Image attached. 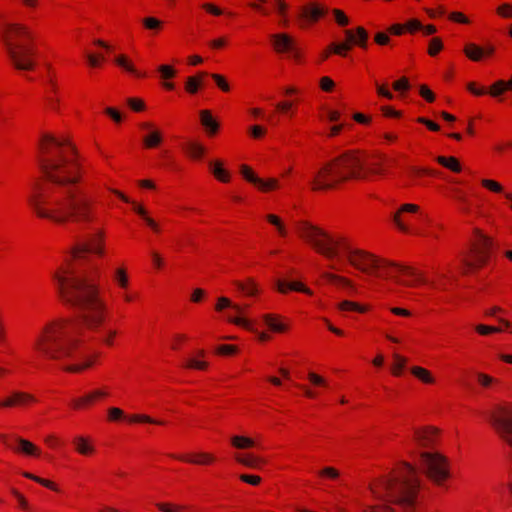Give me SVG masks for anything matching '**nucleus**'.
<instances>
[{
  "label": "nucleus",
  "instance_id": "f257e3e1",
  "mask_svg": "<svg viewBox=\"0 0 512 512\" xmlns=\"http://www.w3.org/2000/svg\"><path fill=\"white\" fill-rule=\"evenodd\" d=\"M60 299L81 307L83 327L91 333L100 334L101 343L112 348L121 332L112 326L106 327L110 319V308L101 295V287L95 275L86 273L74 276L70 263L63 265L55 274Z\"/></svg>",
  "mask_w": 512,
  "mask_h": 512
},
{
  "label": "nucleus",
  "instance_id": "f03ea898",
  "mask_svg": "<svg viewBox=\"0 0 512 512\" xmlns=\"http://www.w3.org/2000/svg\"><path fill=\"white\" fill-rule=\"evenodd\" d=\"M295 230L303 243L329 261L345 259L354 270L375 278L387 275L390 261L358 247L347 233L327 230L309 220L297 221Z\"/></svg>",
  "mask_w": 512,
  "mask_h": 512
},
{
  "label": "nucleus",
  "instance_id": "7ed1b4c3",
  "mask_svg": "<svg viewBox=\"0 0 512 512\" xmlns=\"http://www.w3.org/2000/svg\"><path fill=\"white\" fill-rule=\"evenodd\" d=\"M32 214L55 225L94 224L98 221L95 202L90 197L65 195L55 187L35 182L27 197Z\"/></svg>",
  "mask_w": 512,
  "mask_h": 512
},
{
  "label": "nucleus",
  "instance_id": "20e7f679",
  "mask_svg": "<svg viewBox=\"0 0 512 512\" xmlns=\"http://www.w3.org/2000/svg\"><path fill=\"white\" fill-rule=\"evenodd\" d=\"M43 155L41 172L44 178L60 187L76 186L84 178V167L76 146L69 137L45 132L39 139Z\"/></svg>",
  "mask_w": 512,
  "mask_h": 512
},
{
  "label": "nucleus",
  "instance_id": "39448f33",
  "mask_svg": "<svg viewBox=\"0 0 512 512\" xmlns=\"http://www.w3.org/2000/svg\"><path fill=\"white\" fill-rule=\"evenodd\" d=\"M369 490L374 498L395 505L401 512L421 511L422 480L416 467L409 462H399L374 478Z\"/></svg>",
  "mask_w": 512,
  "mask_h": 512
},
{
  "label": "nucleus",
  "instance_id": "423d86ee",
  "mask_svg": "<svg viewBox=\"0 0 512 512\" xmlns=\"http://www.w3.org/2000/svg\"><path fill=\"white\" fill-rule=\"evenodd\" d=\"M69 317H53L39 329L32 342V351L41 359L64 362L75 357L84 344L81 334L71 330Z\"/></svg>",
  "mask_w": 512,
  "mask_h": 512
},
{
  "label": "nucleus",
  "instance_id": "0eeeda50",
  "mask_svg": "<svg viewBox=\"0 0 512 512\" xmlns=\"http://www.w3.org/2000/svg\"><path fill=\"white\" fill-rule=\"evenodd\" d=\"M363 155L359 151H348L318 167L309 181L313 193H328L338 190L350 180H363Z\"/></svg>",
  "mask_w": 512,
  "mask_h": 512
},
{
  "label": "nucleus",
  "instance_id": "6e6552de",
  "mask_svg": "<svg viewBox=\"0 0 512 512\" xmlns=\"http://www.w3.org/2000/svg\"><path fill=\"white\" fill-rule=\"evenodd\" d=\"M418 466L423 475L435 486L447 487L452 479L450 458L437 450H423L419 453Z\"/></svg>",
  "mask_w": 512,
  "mask_h": 512
},
{
  "label": "nucleus",
  "instance_id": "1a4fd4ad",
  "mask_svg": "<svg viewBox=\"0 0 512 512\" xmlns=\"http://www.w3.org/2000/svg\"><path fill=\"white\" fill-rule=\"evenodd\" d=\"M12 66L19 71H33L36 67L35 45L19 34H8L3 39Z\"/></svg>",
  "mask_w": 512,
  "mask_h": 512
},
{
  "label": "nucleus",
  "instance_id": "9d476101",
  "mask_svg": "<svg viewBox=\"0 0 512 512\" xmlns=\"http://www.w3.org/2000/svg\"><path fill=\"white\" fill-rule=\"evenodd\" d=\"M386 273L384 279L393 280L406 287L430 286L434 289H442L435 281H430L424 272L412 267L402 266L390 261Z\"/></svg>",
  "mask_w": 512,
  "mask_h": 512
},
{
  "label": "nucleus",
  "instance_id": "9b49d317",
  "mask_svg": "<svg viewBox=\"0 0 512 512\" xmlns=\"http://www.w3.org/2000/svg\"><path fill=\"white\" fill-rule=\"evenodd\" d=\"M489 424L499 438L511 449L509 455L512 459V403L496 404L489 413Z\"/></svg>",
  "mask_w": 512,
  "mask_h": 512
},
{
  "label": "nucleus",
  "instance_id": "f8f14e48",
  "mask_svg": "<svg viewBox=\"0 0 512 512\" xmlns=\"http://www.w3.org/2000/svg\"><path fill=\"white\" fill-rule=\"evenodd\" d=\"M423 214V209L416 203H402L392 213L391 221L397 231L405 235H415V221Z\"/></svg>",
  "mask_w": 512,
  "mask_h": 512
},
{
  "label": "nucleus",
  "instance_id": "ddd939ff",
  "mask_svg": "<svg viewBox=\"0 0 512 512\" xmlns=\"http://www.w3.org/2000/svg\"><path fill=\"white\" fill-rule=\"evenodd\" d=\"M368 34H346L342 41H335L329 44L320 54V60L325 61L332 55L346 57L355 47L366 48Z\"/></svg>",
  "mask_w": 512,
  "mask_h": 512
},
{
  "label": "nucleus",
  "instance_id": "4468645a",
  "mask_svg": "<svg viewBox=\"0 0 512 512\" xmlns=\"http://www.w3.org/2000/svg\"><path fill=\"white\" fill-rule=\"evenodd\" d=\"M110 396L111 393L108 387L94 388L81 395L72 397L68 402V407L74 412L88 411L110 398Z\"/></svg>",
  "mask_w": 512,
  "mask_h": 512
},
{
  "label": "nucleus",
  "instance_id": "2eb2a0df",
  "mask_svg": "<svg viewBox=\"0 0 512 512\" xmlns=\"http://www.w3.org/2000/svg\"><path fill=\"white\" fill-rule=\"evenodd\" d=\"M332 264L328 270L323 271L320 274V280L326 284L334 287L341 291H356L357 285L353 279L344 275L343 262L342 261H331Z\"/></svg>",
  "mask_w": 512,
  "mask_h": 512
},
{
  "label": "nucleus",
  "instance_id": "dca6fc26",
  "mask_svg": "<svg viewBox=\"0 0 512 512\" xmlns=\"http://www.w3.org/2000/svg\"><path fill=\"white\" fill-rule=\"evenodd\" d=\"M269 42L275 53L282 57L298 60L301 56L300 45L291 34H272Z\"/></svg>",
  "mask_w": 512,
  "mask_h": 512
},
{
  "label": "nucleus",
  "instance_id": "f3484780",
  "mask_svg": "<svg viewBox=\"0 0 512 512\" xmlns=\"http://www.w3.org/2000/svg\"><path fill=\"white\" fill-rule=\"evenodd\" d=\"M327 12L328 8L323 4L317 2L305 3L298 8L296 15L299 28L308 29L313 27Z\"/></svg>",
  "mask_w": 512,
  "mask_h": 512
},
{
  "label": "nucleus",
  "instance_id": "a211bd4d",
  "mask_svg": "<svg viewBox=\"0 0 512 512\" xmlns=\"http://www.w3.org/2000/svg\"><path fill=\"white\" fill-rule=\"evenodd\" d=\"M306 379L308 384L299 385L306 399L316 400L331 388L329 380L315 371H308Z\"/></svg>",
  "mask_w": 512,
  "mask_h": 512
},
{
  "label": "nucleus",
  "instance_id": "6ab92c4d",
  "mask_svg": "<svg viewBox=\"0 0 512 512\" xmlns=\"http://www.w3.org/2000/svg\"><path fill=\"white\" fill-rule=\"evenodd\" d=\"M101 352L93 350L83 354L78 360L66 363L62 370L68 374L80 375L100 365Z\"/></svg>",
  "mask_w": 512,
  "mask_h": 512
},
{
  "label": "nucleus",
  "instance_id": "aec40b11",
  "mask_svg": "<svg viewBox=\"0 0 512 512\" xmlns=\"http://www.w3.org/2000/svg\"><path fill=\"white\" fill-rule=\"evenodd\" d=\"M113 49V46L103 40L98 39L93 41L84 50L87 65L92 69L102 68L106 62L104 53L112 51Z\"/></svg>",
  "mask_w": 512,
  "mask_h": 512
},
{
  "label": "nucleus",
  "instance_id": "412c9836",
  "mask_svg": "<svg viewBox=\"0 0 512 512\" xmlns=\"http://www.w3.org/2000/svg\"><path fill=\"white\" fill-rule=\"evenodd\" d=\"M441 431L435 426H419L413 429L412 442L423 449L432 448L439 442Z\"/></svg>",
  "mask_w": 512,
  "mask_h": 512
},
{
  "label": "nucleus",
  "instance_id": "4be33fe9",
  "mask_svg": "<svg viewBox=\"0 0 512 512\" xmlns=\"http://www.w3.org/2000/svg\"><path fill=\"white\" fill-rule=\"evenodd\" d=\"M490 254L469 246L468 251L463 255L462 264L464 272L470 273L482 269L490 260Z\"/></svg>",
  "mask_w": 512,
  "mask_h": 512
},
{
  "label": "nucleus",
  "instance_id": "5701e85b",
  "mask_svg": "<svg viewBox=\"0 0 512 512\" xmlns=\"http://www.w3.org/2000/svg\"><path fill=\"white\" fill-rule=\"evenodd\" d=\"M73 451L84 458H93L97 455L98 449L94 438L86 434H77L71 440Z\"/></svg>",
  "mask_w": 512,
  "mask_h": 512
},
{
  "label": "nucleus",
  "instance_id": "b1692460",
  "mask_svg": "<svg viewBox=\"0 0 512 512\" xmlns=\"http://www.w3.org/2000/svg\"><path fill=\"white\" fill-rule=\"evenodd\" d=\"M263 324L267 329L275 334H286L291 330V324L288 317L279 313H264L261 316Z\"/></svg>",
  "mask_w": 512,
  "mask_h": 512
},
{
  "label": "nucleus",
  "instance_id": "393cba45",
  "mask_svg": "<svg viewBox=\"0 0 512 512\" xmlns=\"http://www.w3.org/2000/svg\"><path fill=\"white\" fill-rule=\"evenodd\" d=\"M179 460L194 466L211 467L215 466L219 459L214 452L198 450L179 457Z\"/></svg>",
  "mask_w": 512,
  "mask_h": 512
},
{
  "label": "nucleus",
  "instance_id": "a878e982",
  "mask_svg": "<svg viewBox=\"0 0 512 512\" xmlns=\"http://www.w3.org/2000/svg\"><path fill=\"white\" fill-rule=\"evenodd\" d=\"M140 129L146 131L142 137V144L146 149H156L164 141L163 132L157 125L151 121L142 122Z\"/></svg>",
  "mask_w": 512,
  "mask_h": 512
},
{
  "label": "nucleus",
  "instance_id": "bb28decb",
  "mask_svg": "<svg viewBox=\"0 0 512 512\" xmlns=\"http://www.w3.org/2000/svg\"><path fill=\"white\" fill-rule=\"evenodd\" d=\"M11 451L26 458L40 459L43 456V451L38 445L20 436L14 437V447H11Z\"/></svg>",
  "mask_w": 512,
  "mask_h": 512
},
{
  "label": "nucleus",
  "instance_id": "cd10ccee",
  "mask_svg": "<svg viewBox=\"0 0 512 512\" xmlns=\"http://www.w3.org/2000/svg\"><path fill=\"white\" fill-rule=\"evenodd\" d=\"M87 253H90L89 252V247H88L87 244L75 245L74 247L71 248L69 256L65 258V260L54 271V273L52 275V279H53L56 287H57V283L55 281V274L66 263H70L71 264L74 276H80V275L89 273V274L95 275L97 277V282L99 283L100 275H99V272L97 270H95V271H82L80 273H76V271H75V265L73 263V260L74 259H80V258L84 257Z\"/></svg>",
  "mask_w": 512,
  "mask_h": 512
},
{
  "label": "nucleus",
  "instance_id": "c85d7f7f",
  "mask_svg": "<svg viewBox=\"0 0 512 512\" xmlns=\"http://www.w3.org/2000/svg\"><path fill=\"white\" fill-rule=\"evenodd\" d=\"M494 238L486 234L481 228L472 230L469 246L491 255L494 247Z\"/></svg>",
  "mask_w": 512,
  "mask_h": 512
},
{
  "label": "nucleus",
  "instance_id": "c756f323",
  "mask_svg": "<svg viewBox=\"0 0 512 512\" xmlns=\"http://www.w3.org/2000/svg\"><path fill=\"white\" fill-rule=\"evenodd\" d=\"M207 168L214 179L220 183L227 184L232 180V174L226 167V163L221 158L211 159L207 163Z\"/></svg>",
  "mask_w": 512,
  "mask_h": 512
},
{
  "label": "nucleus",
  "instance_id": "7c9ffc66",
  "mask_svg": "<svg viewBox=\"0 0 512 512\" xmlns=\"http://www.w3.org/2000/svg\"><path fill=\"white\" fill-rule=\"evenodd\" d=\"M111 280L118 292L132 286V277L128 266L125 263L117 265L112 270Z\"/></svg>",
  "mask_w": 512,
  "mask_h": 512
},
{
  "label": "nucleus",
  "instance_id": "2f4dec72",
  "mask_svg": "<svg viewBox=\"0 0 512 512\" xmlns=\"http://www.w3.org/2000/svg\"><path fill=\"white\" fill-rule=\"evenodd\" d=\"M206 356V351L199 349L185 359L182 367L186 370L207 371L210 363L206 360Z\"/></svg>",
  "mask_w": 512,
  "mask_h": 512
},
{
  "label": "nucleus",
  "instance_id": "473e14b6",
  "mask_svg": "<svg viewBox=\"0 0 512 512\" xmlns=\"http://www.w3.org/2000/svg\"><path fill=\"white\" fill-rule=\"evenodd\" d=\"M231 448L237 451H246L252 449H260L261 444L255 437L244 434H233L229 437Z\"/></svg>",
  "mask_w": 512,
  "mask_h": 512
},
{
  "label": "nucleus",
  "instance_id": "72a5a7b5",
  "mask_svg": "<svg viewBox=\"0 0 512 512\" xmlns=\"http://www.w3.org/2000/svg\"><path fill=\"white\" fill-rule=\"evenodd\" d=\"M182 149L185 156L193 162H200L207 155L206 146L199 140L195 139L185 142Z\"/></svg>",
  "mask_w": 512,
  "mask_h": 512
},
{
  "label": "nucleus",
  "instance_id": "f704fd0d",
  "mask_svg": "<svg viewBox=\"0 0 512 512\" xmlns=\"http://www.w3.org/2000/svg\"><path fill=\"white\" fill-rule=\"evenodd\" d=\"M463 51L467 58L478 62L485 57H491L495 52V47L491 44L481 47L475 43H467Z\"/></svg>",
  "mask_w": 512,
  "mask_h": 512
},
{
  "label": "nucleus",
  "instance_id": "c9c22d12",
  "mask_svg": "<svg viewBox=\"0 0 512 512\" xmlns=\"http://www.w3.org/2000/svg\"><path fill=\"white\" fill-rule=\"evenodd\" d=\"M199 122L203 127L206 135L210 138L215 137L220 131V122L213 116L211 110H200Z\"/></svg>",
  "mask_w": 512,
  "mask_h": 512
},
{
  "label": "nucleus",
  "instance_id": "e433bc0d",
  "mask_svg": "<svg viewBox=\"0 0 512 512\" xmlns=\"http://www.w3.org/2000/svg\"><path fill=\"white\" fill-rule=\"evenodd\" d=\"M423 30V32H437V28L433 25L424 27L417 19H410L405 24H393L385 32H416Z\"/></svg>",
  "mask_w": 512,
  "mask_h": 512
},
{
  "label": "nucleus",
  "instance_id": "4c0bfd02",
  "mask_svg": "<svg viewBox=\"0 0 512 512\" xmlns=\"http://www.w3.org/2000/svg\"><path fill=\"white\" fill-rule=\"evenodd\" d=\"M265 222L270 225L275 235L280 239H286L289 237V228L285 220L278 214L267 213L264 215Z\"/></svg>",
  "mask_w": 512,
  "mask_h": 512
},
{
  "label": "nucleus",
  "instance_id": "58836bf2",
  "mask_svg": "<svg viewBox=\"0 0 512 512\" xmlns=\"http://www.w3.org/2000/svg\"><path fill=\"white\" fill-rule=\"evenodd\" d=\"M233 285L246 297H258L262 293L261 285L252 277L235 280Z\"/></svg>",
  "mask_w": 512,
  "mask_h": 512
},
{
  "label": "nucleus",
  "instance_id": "ea45409f",
  "mask_svg": "<svg viewBox=\"0 0 512 512\" xmlns=\"http://www.w3.org/2000/svg\"><path fill=\"white\" fill-rule=\"evenodd\" d=\"M248 308V305H240L237 303H232L231 309L236 312V316H229L227 321L233 325L244 328L246 330H253V322L244 316L245 310Z\"/></svg>",
  "mask_w": 512,
  "mask_h": 512
},
{
  "label": "nucleus",
  "instance_id": "a19ab883",
  "mask_svg": "<svg viewBox=\"0 0 512 512\" xmlns=\"http://www.w3.org/2000/svg\"><path fill=\"white\" fill-rule=\"evenodd\" d=\"M363 172L365 174L363 179H366L368 176H385L387 174V169L385 167V157L383 155L373 157L371 161L366 165V168L365 161L363 160Z\"/></svg>",
  "mask_w": 512,
  "mask_h": 512
},
{
  "label": "nucleus",
  "instance_id": "79ce46f5",
  "mask_svg": "<svg viewBox=\"0 0 512 512\" xmlns=\"http://www.w3.org/2000/svg\"><path fill=\"white\" fill-rule=\"evenodd\" d=\"M107 190L110 191L112 194H114L116 197H118L124 203L130 204L133 212L137 216H139L141 220L144 217H146L148 214H150L149 210L143 203L131 199L122 191L115 189V188H111V187H107Z\"/></svg>",
  "mask_w": 512,
  "mask_h": 512
},
{
  "label": "nucleus",
  "instance_id": "37998d69",
  "mask_svg": "<svg viewBox=\"0 0 512 512\" xmlns=\"http://www.w3.org/2000/svg\"><path fill=\"white\" fill-rule=\"evenodd\" d=\"M480 186L490 193L503 194L504 198L508 202L509 209L512 211V192H505V188L502 183L494 179L482 178L480 179Z\"/></svg>",
  "mask_w": 512,
  "mask_h": 512
},
{
  "label": "nucleus",
  "instance_id": "c03bdc74",
  "mask_svg": "<svg viewBox=\"0 0 512 512\" xmlns=\"http://www.w3.org/2000/svg\"><path fill=\"white\" fill-rule=\"evenodd\" d=\"M12 397L15 409H28L39 402L34 394L22 390H13Z\"/></svg>",
  "mask_w": 512,
  "mask_h": 512
},
{
  "label": "nucleus",
  "instance_id": "a18cd8bd",
  "mask_svg": "<svg viewBox=\"0 0 512 512\" xmlns=\"http://www.w3.org/2000/svg\"><path fill=\"white\" fill-rule=\"evenodd\" d=\"M233 459L237 464L250 469H260L265 464L263 458L252 453L237 452L233 455Z\"/></svg>",
  "mask_w": 512,
  "mask_h": 512
},
{
  "label": "nucleus",
  "instance_id": "49530a36",
  "mask_svg": "<svg viewBox=\"0 0 512 512\" xmlns=\"http://www.w3.org/2000/svg\"><path fill=\"white\" fill-rule=\"evenodd\" d=\"M157 71L162 81V87L167 91L174 90L175 84L170 80L177 76V70L171 65L162 64L158 66Z\"/></svg>",
  "mask_w": 512,
  "mask_h": 512
},
{
  "label": "nucleus",
  "instance_id": "de8ad7c7",
  "mask_svg": "<svg viewBox=\"0 0 512 512\" xmlns=\"http://www.w3.org/2000/svg\"><path fill=\"white\" fill-rule=\"evenodd\" d=\"M89 252L98 257H104L106 255V243H105V232L99 230L87 244Z\"/></svg>",
  "mask_w": 512,
  "mask_h": 512
},
{
  "label": "nucleus",
  "instance_id": "09e8293b",
  "mask_svg": "<svg viewBox=\"0 0 512 512\" xmlns=\"http://www.w3.org/2000/svg\"><path fill=\"white\" fill-rule=\"evenodd\" d=\"M337 309L344 313L366 314L371 310V305L351 300H342L337 304Z\"/></svg>",
  "mask_w": 512,
  "mask_h": 512
},
{
  "label": "nucleus",
  "instance_id": "8fccbe9b",
  "mask_svg": "<svg viewBox=\"0 0 512 512\" xmlns=\"http://www.w3.org/2000/svg\"><path fill=\"white\" fill-rule=\"evenodd\" d=\"M410 373L424 385L432 386L437 383L435 375L432 373V371L425 367L418 365L412 366L410 368Z\"/></svg>",
  "mask_w": 512,
  "mask_h": 512
},
{
  "label": "nucleus",
  "instance_id": "3c124183",
  "mask_svg": "<svg viewBox=\"0 0 512 512\" xmlns=\"http://www.w3.org/2000/svg\"><path fill=\"white\" fill-rule=\"evenodd\" d=\"M115 63L124 71L134 75L137 78H146L147 74L136 68L132 60L125 54H119L115 58Z\"/></svg>",
  "mask_w": 512,
  "mask_h": 512
},
{
  "label": "nucleus",
  "instance_id": "603ef678",
  "mask_svg": "<svg viewBox=\"0 0 512 512\" xmlns=\"http://www.w3.org/2000/svg\"><path fill=\"white\" fill-rule=\"evenodd\" d=\"M282 188L280 179L277 177L259 178L255 189L260 193L277 192Z\"/></svg>",
  "mask_w": 512,
  "mask_h": 512
},
{
  "label": "nucleus",
  "instance_id": "864d4df0",
  "mask_svg": "<svg viewBox=\"0 0 512 512\" xmlns=\"http://www.w3.org/2000/svg\"><path fill=\"white\" fill-rule=\"evenodd\" d=\"M299 103H300L299 98L285 99V100L279 101L275 105V109L280 114L287 115L292 118L297 113V107H298Z\"/></svg>",
  "mask_w": 512,
  "mask_h": 512
},
{
  "label": "nucleus",
  "instance_id": "5fc2aeb1",
  "mask_svg": "<svg viewBox=\"0 0 512 512\" xmlns=\"http://www.w3.org/2000/svg\"><path fill=\"white\" fill-rule=\"evenodd\" d=\"M435 161L443 168L459 174L462 172V164L460 160L455 156H443L439 155L435 158Z\"/></svg>",
  "mask_w": 512,
  "mask_h": 512
},
{
  "label": "nucleus",
  "instance_id": "6e6d98bb",
  "mask_svg": "<svg viewBox=\"0 0 512 512\" xmlns=\"http://www.w3.org/2000/svg\"><path fill=\"white\" fill-rule=\"evenodd\" d=\"M206 76H208L207 72H199L194 76L188 77L185 82V91L192 95L196 94L203 88V80Z\"/></svg>",
  "mask_w": 512,
  "mask_h": 512
},
{
  "label": "nucleus",
  "instance_id": "4d7b16f0",
  "mask_svg": "<svg viewBox=\"0 0 512 512\" xmlns=\"http://www.w3.org/2000/svg\"><path fill=\"white\" fill-rule=\"evenodd\" d=\"M316 476L323 483L337 482L341 477V472L333 466H325L316 472Z\"/></svg>",
  "mask_w": 512,
  "mask_h": 512
},
{
  "label": "nucleus",
  "instance_id": "13d9d810",
  "mask_svg": "<svg viewBox=\"0 0 512 512\" xmlns=\"http://www.w3.org/2000/svg\"><path fill=\"white\" fill-rule=\"evenodd\" d=\"M426 175L433 176L435 175V171L426 167L416 165L409 166L406 169V176L411 181V183H414L416 180Z\"/></svg>",
  "mask_w": 512,
  "mask_h": 512
},
{
  "label": "nucleus",
  "instance_id": "bf43d9fd",
  "mask_svg": "<svg viewBox=\"0 0 512 512\" xmlns=\"http://www.w3.org/2000/svg\"><path fill=\"white\" fill-rule=\"evenodd\" d=\"M119 299L124 305H135L140 302L141 294L134 290L132 286L118 292Z\"/></svg>",
  "mask_w": 512,
  "mask_h": 512
},
{
  "label": "nucleus",
  "instance_id": "052dcab7",
  "mask_svg": "<svg viewBox=\"0 0 512 512\" xmlns=\"http://www.w3.org/2000/svg\"><path fill=\"white\" fill-rule=\"evenodd\" d=\"M43 444L51 451H59L64 448V440L56 433H48L43 437Z\"/></svg>",
  "mask_w": 512,
  "mask_h": 512
},
{
  "label": "nucleus",
  "instance_id": "680f3d73",
  "mask_svg": "<svg viewBox=\"0 0 512 512\" xmlns=\"http://www.w3.org/2000/svg\"><path fill=\"white\" fill-rule=\"evenodd\" d=\"M22 476L32 481H35L36 483H39L40 485L46 487L47 489L53 492L59 493L61 491L59 485L52 480L39 477L27 471L22 472Z\"/></svg>",
  "mask_w": 512,
  "mask_h": 512
},
{
  "label": "nucleus",
  "instance_id": "e2e57ef3",
  "mask_svg": "<svg viewBox=\"0 0 512 512\" xmlns=\"http://www.w3.org/2000/svg\"><path fill=\"white\" fill-rule=\"evenodd\" d=\"M189 340L190 337L188 334L176 332L171 335L169 347L172 351H179L189 342Z\"/></svg>",
  "mask_w": 512,
  "mask_h": 512
},
{
  "label": "nucleus",
  "instance_id": "0e129e2a",
  "mask_svg": "<svg viewBox=\"0 0 512 512\" xmlns=\"http://www.w3.org/2000/svg\"><path fill=\"white\" fill-rule=\"evenodd\" d=\"M407 364V358L400 355V354H394L393 355V362L391 365V374L395 377L402 376L404 369Z\"/></svg>",
  "mask_w": 512,
  "mask_h": 512
},
{
  "label": "nucleus",
  "instance_id": "69168bd1",
  "mask_svg": "<svg viewBox=\"0 0 512 512\" xmlns=\"http://www.w3.org/2000/svg\"><path fill=\"white\" fill-rule=\"evenodd\" d=\"M239 173L245 181H247L254 187L256 186V184L260 178L257 175V173L253 170V168L251 166H249L248 164H241L239 166Z\"/></svg>",
  "mask_w": 512,
  "mask_h": 512
},
{
  "label": "nucleus",
  "instance_id": "338daca9",
  "mask_svg": "<svg viewBox=\"0 0 512 512\" xmlns=\"http://www.w3.org/2000/svg\"><path fill=\"white\" fill-rule=\"evenodd\" d=\"M476 380L479 386L484 389H490L500 384V380L489 374L480 372L476 375Z\"/></svg>",
  "mask_w": 512,
  "mask_h": 512
},
{
  "label": "nucleus",
  "instance_id": "774afa93",
  "mask_svg": "<svg viewBox=\"0 0 512 512\" xmlns=\"http://www.w3.org/2000/svg\"><path fill=\"white\" fill-rule=\"evenodd\" d=\"M155 507L160 512H186L188 509L185 505L172 502H157L155 503Z\"/></svg>",
  "mask_w": 512,
  "mask_h": 512
}]
</instances>
